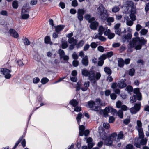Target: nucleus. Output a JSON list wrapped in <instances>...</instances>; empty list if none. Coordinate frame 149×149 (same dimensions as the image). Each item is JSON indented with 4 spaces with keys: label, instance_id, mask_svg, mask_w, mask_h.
<instances>
[{
    "label": "nucleus",
    "instance_id": "obj_1",
    "mask_svg": "<svg viewBox=\"0 0 149 149\" xmlns=\"http://www.w3.org/2000/svg\"><path fill=\"white\" fill-rule=\"evenodd\" d=\"M82 74L85 76H88V79L91 83L93 84L95 83L96 81L98 80L101 76V74L99 72H97L95 74L94 72L89 71L85 69L82 70Z\"/></svg>",
    "mask_w": 149,
    "mask_h": 149
},
{
    "label": "nucleus",
    "instance_id": "obj_2",
    "mask_svg": "<svg viewBox=\"0 0 149 149\" xmlns=\"http://www.w3.org/2000/svg\"><path fill=\"white\" fill-rule=\"evenodd\" d=\"M147 40L143 37H136L133 38L130 42L129 45L131 47H135L136 50L140 49L143 45L146 43Z\"/></svg>",
    "mask_w": 149,
    "mask_h": 149
},
{
    "label": "nucleus",
    "instance_id": "obj_3",
    "mask_svg": "<svg viewBox=\"0 0 149 149\" xmlns=\"http://www.w3.org/2000/svg\"><path fill=\"white\" fill-rule=\"evenodd\" d=\"M96 13L99 18L102 20H105L108 16L107 10L102 4L99 5L97 7Z\"/></svg>",
    "mask_w": 149,
    "mask_h": 149
},
{
    "label": "nucleus",
    "instance_id": "obj_4",
    "mask_svg": "<svg viewBox=\"0 0 149 149\" xmlns=\"http://www.w3.org/2000/svg\"><path fill=\"white\" fill-rule=\"evenodd\" d=\"M103 114L105 117H107L108 116V113L110 112L112 114H117L118 116L120 118H122L123 117V112L122 110H119L118 112L115 109L111 107H107L104 110H102Z\"/></svg>",
    "mask_w": 149,
    "mask_h": 149
},
{
    "label": "nucleus",
    "instance_id": "obj_5",
    "mask_svg": "<svg viewBox=\"0 0 149 149\" xmlns=\"http://www.w3.org/2000/svg\"><path fill=\"white\" fill-rule=\"evenodd\" d=\"M123 7L124 12L126 14L130 13V11L133 10H136V8L132 1H127L124 2Z\"/></svg>",
    "mask_w": 149,
    "mask_h": 149
},
{
    "label": "nucleus",
    "instance_id": "obj_6",
    "mask_svg": "<svg viewBox=\"0 0 149 149\" xmlns=\"http://www.w3.org/2000/svg\"><path fill=\"white\" fill-rule=\"evenodd\" d=\"M117 134L116 132L112 133L110 136L107 137V136L104 135V136L102 137V139L104 140V143L105 145L108 146L111 145L114 140L116 137Z\"/></svg>",
    "mask_w": 149,
    "mask_h": 149
},
{
    "label": "nucleus",
    "instance_id": "obj_7",
    "mask_svg": "<svg viewBox=\"0 0 149 149\" xmlns=\"http://www.w3.org/2000/svg\"><path fill=\"white\" fill-rule=\"evenodd\" d=\"M89 81L85 82L84 83V86H82V83L81 81H79L77 83L76 86V91H79L81 90L82 91H87L89 86Z\"/></svg>",
    "mask_w": 149,
    "mask_h": 149
},
{
    "label": "nucleus",
    "instance_id": "obj_8",
    "mask_svg": "<svg viewBox=\"0 0 149 149\" xmlns=\"http://www.w3.org/2000/svg\"><path fill=\"white\" fill-rule=\"evenodd\" d=\"M82 115L81 113H79L77 115L76 117V119L77 121L78 124L79 125V134L80 136H82L84 135V131L85 129V127L83 125H80V123L81 121L80 119L82 117Z\"/></svg>",
    "mask_w": 149,
    "mask_h": 149
},
{
    "label": "nucleus",
    "instance_id": "obj_9",
    "mask_svg": "<svg viewBox=\"0 0 149 149\" xmlns=\"http://www.w3.org/2000/svg\"><path fill=\"white\" fill-rule=\"evenodd\" d=\"M11 70L6 68H0V75L3 74L6 79H9L11 77Z\"/></svg>",
    "mask_w": 149,
    "mask_h": 149
},
{
    "label": "nucleus",
    "instance_id": "obj_10",
    "mask_svg": "<svg viewBox=\"0 0 149 149\" xmlns=\"http://www.w3.org/2000/svg\"><path fill=\"white\" fill-rule=\"evenodd\" d=\"M28 9L26 6H24L22 10L21 14V17L22 19H26L29 18V15L27 13Z\"/></svg>",
    "mask_w": 149,
    "mask_h": 149
},
{
    "label": "nucleus",
    "instance_id": "obj_11",
    "mask_svg": "<svg viewBox=\"0 0 149 149\" xmlns=\"http://www.w3.org/2000/svg\"><path fill=\"white\" fill-rule=\"evenodd\" d=\"M95 103L93 101H90L88 102V106L92 110L98 111L100 110V107L98 106H95Z\"/></svg>",
    "mask_w": 149,
    "mask_h": 149
},
{
    "label": "nucleus",
    "instance_id": "obj_12",
    "mask_svg": "<svg viewBox=\"0 0 149 149\" xmlns=\"http://www.w3.org/2000/svg\"><path fill=\"white\" fill-rule=\"evenodd\" d=\"M141 140L140 139H137V141L138 142V143H137L136 141L135 143V146L137 148H140V145H144L146 144L147 139L146 138L143 139Z\"/></svg>",
    "mask_w": 149,
    "mask_h": 149
},
{
    "label": "nucleus",
    "instance_id": "obj_13",
    "mask_svg": "<svg viewBox=\"0 0 149 149\" xmlns=\"http://www.w3.org/2000/svg\"><path fill=\"white\" fill-rule=\"evenodd\" d=\"M140 109V104H136L134 106L130 109L132 114H136Z\"/></svg>",
    "mask_w": 149,
    "mask_h": 149
},
{
    "label": "nucleus",
    "instance_id": "obj_14",
    "mask_svg": "<svg viewBox=\"0 0 149 149\" xmlns=\"http://www.w3.org/2000/svg\"><path fill=\"white\" fill-rule=\"evenodd\" d=\"M86 11L84 9H79L77 12V17L79 21H82L83 19V15L86 13Z\"/></svg>",
    "mask_w": 149,
    "mask_h": 149
},
{
    "label": "nucleus",
    "instance_id": "obj_15",
    "mask_svg": "<svg viewBox=\"0 0 149 149\" xmlns=\"http://www.w3.org/2000/svg\"><path fill=\"white\" fill-rule=\"evenodd\" d=\"M58 53L59 54L60 58H63L64 60H67L69 59V56L65 55V52L63 50L59 49Z\"/></svg>",
    "mask_w": 149,
    "mask_h": 149
},
{
    "label": "nucleus",
    "instance_id": "obj_16",
    "mask_svg": "<svg viewBox=\"0 0 149 149\" xmlns=\"http://www.w3.org/2000/svg\"><path fill=\"white\" fill-rule=\"evenodd\" d=\"M123 133V132L121 131L119 132L118 135L117 134L116 137L115 139V141L116 142H118L120 140L124 139Z\"/></svg>",
    "mask_w": 149,
    "mask_h": 149
},
{
    "label": "nucleus",
    "instance_id": "obj_17",
    "mask_svg": "<svg viewBox=\"0 0 149 149\" xmlns=\"http://www.w3.org/2000/svg\"><path fill=\"white\" fill-rule=\"evenodd\" d=\"M130 17L131 20L135 21L136 19V17L135 14L136 13V9L130 11Z\"/></svg>",
    "mask_w": 149,
    "mask_h": 149
},
{
    "label": "nucleus",
    "instance_id": "obj_18",
    "mask_svg": "<svg viewBox=\"0 0 149 149\" xmlns=\"http://www.w3.org/2000/svg\"><path fill=\"white\" fill-rule=\"evenodd\" d=\"M86 142L88 144V147L89 149H91L94 145V143L91 138H88L86 140Z\"/></svg>",
    "mask_w": 149,
    "mask_h": 149
},
{
    "label": "nucleus",
    "instance_id": "obj_19",
    "mask_svg": "<svg viewBox=\"0 0 149 149\" xmlns=\"http://www.w3.org/2000/svg\"><path fill=\"white\" fill-rule=\"evenodd\" d=\"M9 32L10 35L15 38H17L19 36L17 32L14 29H10Z\"/></svg>",
    "mask_w": 149,
    "mask_h": 149
},
{
    "label": "nucleus",
    "instance_id": "obj_20",
    "mask_svg": "<svg viewBox=\"0 0 149 149\" xmlns=\"http://www.w3.org/2000/svg\"><path fill=\"white\" fill-rule=\"evenodd\" d=\"M132 36V35L130 33H128L127 35H124L122 37V40L123 42H125L126 40L127 41L128 40L130 39Z\"/></svg>",
    "mask_w": 149,
    "mask_h": 149
},
{
    "label": "nucleus",
    "instance_id": "obj_21",
    "mask_svg": "<svg viewBox=\"0 0 149 149\" xmlns=\"http://www.w3.org/2000/svg\"><path fill=\"white\" fill-rule=\"evenodd\" d=\"M125 79H122L117 84V86L120 88H123L125 87L126 86V84L125 83Z\"/></svg>",
    "mask_w": 149,
    "mask_h": 149
},
{
    "label": "nucleus",
    "instance_id": "obj_22",
    "mask_svg": "<svg viewBox=\"0 0 149 149\" xmlns=\"http://www.w3.org/2000/svg\"><path fill=\"white\" fill-rule=\"evenodd\" d=\"M135 94L136 95L138 100H141V93H140L139 89L138 88H135L134 91Z\"/></svg>",
    "mask_w": 149,
    "mask_h": 149
},
{
    "label": "nucleus",
    "instance_id": "obj_23",
    "mask_svg": "<svg viewBox=\"0 0 149 149\" xmlns=\"http://www.w3.org/2000/svg\"><path fill=\"white\" fill-rule=\"evenodd\" d=\"M91 23L90 28L93 30H96L98 25V23L96 21H94L93 22H91Z\"/></svg>",
    "mask_w": 149,
    "mask_h": 149
},
{
    "label": "nucleus",
    "instance_id": "obj_24",
    "mask_svg": "<svg viewBox=\"0 0 149 149\" xmlns=\"http://www.w3.org/2000/svg\"><path fill=\"white\" fill-rule=\"evenodd\" d=\"M125 20H126V24L127 25L131 26L133 24V22L132 20H130L128 16H126L125 17Z\"/></svg>",
    "mask_w": 149,
    "mask_h": 149
},
{
    "label": "nucleus",
    "instance_id": "obj_25",
    "mask_svg": "<svg viewBox=\"0 0 149 149\" xmlns=\"http://www.w3.org/2000/svg\"><path fill=\"white\" fill-rule=\"evenodd\" d=\"M82 63L83 65L85 66H87L88 65V57L87 56H85L82 58Z\"/></svg>",
    "mask_w": 149,
    "mask_h": 149
},
{
    "label": "nucleus",
    "instance_id": "obj_26",
    "mask_svg": "<svg viewBox=\"0 0 149 149\" xmlns=\"http://www.w3.org/2000/svg\"><path fill=\"white\" fill-rule=\"evenodd\" d=\"M91 17L90 15L88 14L85 16V18L86 20H88L89 22H91L95 20V18L93 17L91 18Z\"/></svg>",
    "mask_w": 149,
    "mask_h": 149
},
{
    "label": "nucleus",
    "instance_id": "obj_27",
    "mask_svg": "<svg viewBox=\"0 0 149 149\" xmlns=\"http://www.w3.org/2000/svg\"><path fill=\"white\" fill-rule=\"evenodd\" d=\"M105 29L102 26H99L98 29V33L96 34L97 36H98L99 35H102L104 31H105Z\"/></svg>",
    "mask_w": 149,
    "mask_h": 149
},
{
    "label": "nucleus",
    "instance_id": "obj_28",
    "mask_svg": "<svg viewBox=\"0 0 149 149\" xmlns=\"http://www.w3.org/2000/svg\"><path fill=\"white\" fill-rule=\"evenodd\" d=\"M68 41L69 43L74 44V45H76L77 43V40L73 37L69 38Z\"/></svg>",
    "mask_w": 149,
    "mask_h": 149
},
{
    "label": "nucleus",
    "instance_id": "obj_29",
    "mask_svg": "<svg viewBox=\"0 0 149 149\" xmlns=\"http://www.w3.org/2000/svg\"><path fill=\"white\" fill-rule=\"evenodd\" d=\"M64 26L63 25H58L55 27V31L56 32H59L64 29Z\"/></svg>",
    "mask_w": 149,
    "mask_h": 149
},
{
    "label": "nucleus",
    "instance_id": "obj_30",
    "mask_svg": "<svg viewBox=\"0 0 149 149\" xmlns=\"http://www.w3.org/2000/svg\"><path fill=\"white\" fill-rule=\"evenodd\" d=\"M102 35H99L98 36H97V35H96L95 36V38H98L99 39L102 41H105L106 40V39L103 36H102Z\"/></svg>",
    "mask_w": 149,
    "mask_h": 149
},
{
    "label": "nucleus",
    "instance_id": "obj_31",
    "mask_svg": "<svg viewBox=\"0 0 149 149\" xmlns=\"http://www.w3.org/2000/svg\"><path fill=\"white\" fill-rule=\"evenodd\" d=\"M64 39V38H62L61 40V47L63 49L66 48L68 46V45L67 44V41L65 40H64V41L63 40ZM65 39V38H64V39Z\"/></svg>",
    "mask_w": 149,
    "mask_h": 149
},
{
    "label": "nucleus",
    "instance_id": "obj_32",
    "mask_svg": "<svg viewBox=\"0 0 149 149\" xmlns=\"http://www.w3.org/2000/svg\"><path fill=\"white\" fill-rule=\"evenodd\" d=\"M139 135V138L138 139H142L144 137V133L143 129L137 130Z\"/></svg>",
    "mask_w": 149,
    "mask_h": 149
},
{
    "label": "nucleus",
    "instance_id": "obj_33",
    "mask_svg": "<svg viewBox=\"0 0 149 149\" xmlns=\"http://www.w3.org/2000/svg\"><path fill=\"white\" fill-rule=\"evenodd\" d=\"M124 61L121 58H119L118 60V64L120 67H123L124 65Z\"/></svg>",
    "mask_w": 149,
    "mask_h": 149
},
{
    "label": "nucleus",
    "instance_id": "obj_34",
    "mask_svg": "<svg viewBox=\"0 0 149 149\" xmlns=\"http://www.w3.org/2000/svg\"><path fill=\"white\" fill-rule=\"evenodd\" d=\"M136 123L137 126H136V128L137 130L143 129L142 127V123L141 121L138 120L137 121Z\"/></svg>",
    "mask_w": 149,
    "mask_h": 149
},
{
    "label": "nucleus",
    "instance_id": "obj_35",
    "mask_svg": "<svg viewBox=\"0 0 149 149\" xmlns=\"http://www.w3.org/2000/svg\"><path fill=\"white\" fill-rule=\"evenodd\" d=\"M70 104L73 107H74L77 105L78 102L76 100L73 99L70 101Z\"/></svg>",
    "mask_w": 149,
    "mask_h": 149
},
{
    "label": "nucleus",
    "instance_id": "obj_36",
    "mask_svg": "<svg viewBox=\"0 0 149 149\" xmlns=\"http://www.w3.org/2000/svg\"><path fill=\"white\" fill-rule=\"evenodd\" d=\"M104 70L105 73L107 74H111V70L109 67H105Z\"/></svg>",
    "mask_w": 149,
    "mask_h": 149
},
{
    "label": "nucleus",
    "instance_id": "obj_37",
    "mask_svg": "<svg viewBox=\"0 0 149 149\" xmlns=\"http://www.w3.org/2000/svg\"><path fill=\"white\" fill-rule=\"evenodd\" d=\"M12 6L15 9L17 8L18 7V3L16 1H14L12 3Z\"/></svg>",
    "mask_w": 149,
    "mask_h": 149
},
{
    "label": "nucleus",
    "instance_id": "obj_38",
    "mask_svg": "<svg viewBox=\"0 0 149 149\" xmlns=\"http://www.w3.org/2000/svg\"><path fill=\"white\" fill-rule=\"evenodd\" d=\"M130 99V102L132 103H133L136 101V96L135 95H134L133 96L131 97Z\"/></svg>",
    "mask_w": 149,
    "mask_h": 149
},
{
    "label": "nucleus",
    "instance_id": "obj_39",
    "mask_svg": "<svg viewBox=\"0 0 149 149\" xmlns=\"http://www.w3.org/2000/svg\"><path fill=\"white\" fill-rule=\"evenodd\" d=\"M23 42L25 45H28L30 44V42L29 40L26 38H25L23 40Z\"/></svg>",
    "mask_w": 149,
    "mask_h": 149
},
{
    "label": "nucleus",
    "instance_id": "obj_40",
    "mask_svg": "<svg viewBox=\"0 0 149 149\" xmlns=\"http://www.w3.org/2000/svg\"><path fill=\"white\" fill-rule=\"evenodd\" d=\"M49 81L48 79L46 77L43 78L41 80V82L43 84H45L47 83Z\"/></svg>",
    "mask_w": 149,
    "mask_h": 149
},
{
    "label": "nucleus",
    "instance_id": "obj_41",
    "mask_svg": "<svg viewBox=\"0 0 149 149\" xmlns=\"http://www.w3.org/2000/svg\"><path fill=\"white\" fill-rule=\"evenodd\" d=\"M119 8L118 6H116L113 8L112 9V11L113 12L116 13L118 12L119 10Z\"/></svg>",
    "mask_w": 149,
    "mask_h": 149
},
{
    "label": "nucleus",
    "instance_id": "obj_42",
    "mask_svg": "<svg viewBox=\"0 0 149 149\" xmlns=\"http://www.w3.org/2000/svg\"><path fill=\"white\" fill-rule=\"evenodd\" d=\"M148 32V31L145 29H141L140 32L141 34L142 35H145Z\"/></svg>",
    "mask_w": 149,
    "mask_h": 149
},
{
    "label": "nucleus",
    "instance_id": "obj_43",
    "mask_svg": "<svg viewBox=\"0 0 149 149\" xmlns=\"http://www.w3.org/2000/svg\"><path fill=\"white\" fill-rule=\"evenodd\" d=\"M135 71L134 69L132 68L129 70V74L130 75L132 76L134 75Z\"/></svg>",
    "mask_w": 149,
    "mask_h": 149
},
{
    "label": "nucleus",
    "instance_id": "obj_44",
    "mask_svg": "<svg viewBox=\"0 0 149 149\" xmlns=\"http://www.w3.org/2000/svg\"><path fill=\"white\" fill-rule=\"evenodd\" d=\"M84 43V41L81 40L78 43L77 47L79 48L82 46Z\"/></svg>",
    "mask_w": 149,
    "mask_h": 149
},
{
    "label": "nucleus",
    "instance_id": "obj_45",
    "mask_svg": "<svg viewBox=\"0 0 149 149\" xmlns=\"http://www.w3.org/2000/svg\"><path fill=\"white\" fill-rule=\"evenodd\" d=\"M107 21L108 23L113 22L114 21V18L112 17H109L106 18Z\"/></svg>",
    "mask_w": 149,
    "mask_h": 149
},
{
    "label": "nucleus",
    "instance_id": "obj_46",
    "mask_svg": "<svg viewBox=\"0 0 149 149\" xmlns=\"http://www.w3.org/2000/svg\"><path fill=\"white\" fill-rule=\"evenodd\" d=\"M72 57L73 59L75 60H77L78 58V56L76 52H74L72 55Z\"/></svg>",
    "mask_w": 149,
    "mask_h": 149
},
{
    "label": "nucleus",
    "instance_id": "obj_47",
    "mask_svg": "<svg viewBox=\"0 0 149 149\" xmlns=\"http://www.w3.org/2000/svg\"><path fill=\"white\" fill-rule=\"evenodd\" d=\"M50 40V38L48 36L45 37V42L46 43H49Z\"/></svg>",
    "mask_w": 149,
    "mask_h": 149
},
{
    "label": "nucleus",
    "instance_id": "obj_48",
    "mask_svg": "<svg viewBox=\"0 0 149 149\" xmlns=\"http://www.w3.org/2000/svg\"><path fill=\"white\" fill-rule=\"evenodd\" d=\"M110 97L112 100H115L116 97V95L114 93H112L110 94Z\"/></svg>",
    "mask_w": 149,
    "mask_h": 149
},
{
    "label": "nucleus",
    "instance_id": "obj_49",
    "mask_svg": "<svg viewBox=\"0 0 149 149\" xmlns=\"http://www.w3.org/2000/svg\"><path fill=\"white\" fill-rule=\"evenodd\" d=\"M90 46L92 48H95L97 46V45L95 42H93L91 43Z\"/></svg>",
    "mask_w": 149,
    "mask_h": 149
},
{
    "label": "nucleus",
    "instance_id": "obj_50",
    "mask_svg": "<svg viewBox=\"0 0 149 149\" xmlns=\"http://www.w3.org/2000/svg\"><path fill=\"white\" fill-rule=\"evenodd\" d=\"M126 89L127 91L129 92H132L133 90L132 87L130 85L127 86L126 87Z\"/></svg>",
    "mask_w": 149,
    "mask_h": 149
},
{
    "label": "nucleus",
    "instance_id": "obj_51",
    "mask_svg": "<svg viewBox=\"0 0 149 149\" xmlns=\"http://www.w3.org/2000/svg\"><path fill=\"white\" fill-rule=\"evenodd\" d=\"M130 117L127 118L126 119L124 120L123 121V123L125 125H127L130 122Z\"/></svg>",
    "mask_w": 149,
    "mask_h": 149
},
{
    "label": "nucleus",
    "instance_id": "obj_52",
    "mask_svg": "<svg viewBox=\"0 0 149 149\" xmlns=\"http://www.w3.org/2000/svg\"><path fill=\"white\" fill-rule=\"evenodd\" d=\"M114 120L115 118L113 116H111L109 117V123H113L114 122Z\"/></svg>",
    "mask_w": 149,
    "mask_h": 149
},
{
    "label": "nucleus",
    "instance_id": "obj_53",
    "mask_svg": "<svg viewBox=\"0 0 149 149\" xmlns=\"http://www.w3.org/2000/svg\"><path fill=\"white\" fill-rule=\"evenodd\" d=\"M113 55V53L112 52H109L107 53L106 56L107 57L110 58Z\"/></svg>",
    "mask_w": 149,
    "mask_h": 149
},
{
    "label": "nucleus",
    "instance_id": "obj_54",
    "mask_svg": "<svg viewBox=\"0 0 149 149\" xmlns=\"http://www.w3.org/2000/svg\"><path fill=\"white\" fill-rule=\"evenodd\" d=\"M73 65L74 67H77L78 65L79 62L77 60H74L72 62Z\"/></svg>",
    "mask_w": 149,
    "mask_h": 149
},
{
    "label": "nucleus",
    "instance_id": "obj_55",
    "mask_svg": "<svg viewBox=\"0 0 149 149\" xmlns=\"http://www.w3.org/2000/svg\"><path fill=\"white\" fill-rule=\"evenodd\" d=\"M121 104L122 103L120 101H118L116 103V106L117 108H119L120 107H121Z\"/></svg>",
    "mask_w": 149,
    "mask_h": 149
},
{
    "label": "nucleus",
    "instance_id": "obj_56",
    "mask_svg": "<svg viewBox=\"0 0 149 149\" xmlns=\"http://www.w3.org/2000/svg\"><path fill=\"white\" fill-rule=\"evenodd\" d=\"M0 13L1 15L4 16H7L8 15L7 12L6 10H2L0 12Z\"/></svg>",
    "mask_w": 149,
    "mask_h": 149
},
{
    "label": "nucleus",
    "instance_id": "obj_57",
    "mask_svg": "<svg viewBox=\"0 0 149 149\" xmlns=\"http://www.w3.org/2000/svg\"><path fill=\"white\" fill-rule=\"evenodd\" d=\"M78 5L77 1L76 0H74L72 2V5L73 6L76 7Z\"/></svg>",
    "mask_w": 149,
    "mask_h": 149
},
{
    "label": "nucleus",
    "instance_id": "obj_58",
    "mask_svg": "<svg viewBox=\"0 0 149 149\" xmlns=\"http://www.w3.org/2000/svg\"><path fill=\"white\" fill-rule=\"evenodd\" d=\"M103 127L106 129H109L110 127V125L108 123H104L103 124Z\"/></svg>",
    "mask_w": 149,
    "mask_h": 149
},
{
    "label": "nucleus",
    "instance_id": "obj_59",
    "mask_svg": "<svg viewBox=\"0 0 149 149\" xmlns=\"http://www.w3.org/2000/svg\"><path fill=\"white\" fill-rule=\"evenodd\" d=\"M98 50L100 52H104V49L103 47L100 46L97 47Z\"/></svg>",
    "mask_w": 149,
    "mask_h": 149
},
{
    "label": "nucleus",
    "instance_id": "obj_60",
    "mask_svg": "<svg viewBox=\"0 0 149 149\" xmlns=\"http://www.w3.org/2000/svg\"><path fill=\"white\" fill-rule=\"evenodd\" d=\"M115 36V34L114 33H110L108 35V38L109 39H111L113 38Z\"/></svg>",
    "mask_w": 149,
    "mask_h": 149
},
{
    "label": "nucleus",
    "instance_id": "obj_61",
    "mask_svg": "<svg viewBox=\"0 0 149 149\" xmlns=\"http://www.w3.org/2000/svg\"><path fill=\"white\" fill-rule=\"evenodd\" d=\"M104 61L99 58V61L98 62V65L99 66H102L104 63Z\"/></svg>",
    "mask_w": 149,
    "mask_h": 149
},
{
    "label": "nucleus",
    "instance_id": "obj_62",
    "mask_svg": "<svg viewBox=\"0 0 149 149\" xmlns=\"http://www.w3.org/2000/svg\"><path fill=\"white\" fill-rule=\"evenodd\" d=\"M111 91L109 90H106L105 91V95L106 96H109L111 93Z\"/></svg>",
    "mask_w": 149,
    "mask_h": 149
},
{
    "label": "nucleus",
    "instance_id": "obj_63",
    "mask_svg": "<svg viewBox=\"0 0 149 149\" xmlns=\"http://www.w3.org/2000/svg\"><path fill=\"white\" fill-rule=\"evenodd\" d=\"M110 33V31L109 29H106L105 30L104 34V35L107 36H108V35Z\"/></svg>",
    "mask_w": 149,
    "mask_h": 149
},
{
    "label": "nucleus",
    "instance_id": "obj_64",
    "mask_svg": "<svg viewBox=\"0 0 149 149\" xmlns=\"http://www.w3.org/2000/svg\"><path fill=\"white\" fill-rule=\"evenodd\" d=\"M142 26L140 24H137L136 26V29L137 31H139L141 28Z\"/></svg>",
    "mask_w": 149,
    "mask_h": 149
}]
</instances>
